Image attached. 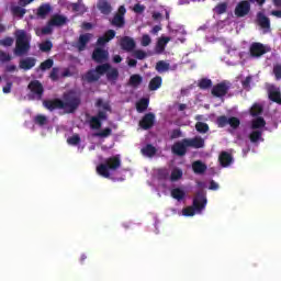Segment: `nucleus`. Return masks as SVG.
I'll return each mask as SVG.
<instances>
[{
  "label": "nucleus",
  "mask_w": 281,
  "mask_h": 281,
  "mask_svg": "<svg viewBox=\"0 0 281 281\" xmlns=\"http://www.w3.org/2000/svg\"><path fill=\"white\" fill-rule=\"evenodd\" d=\"M268 98H269V100H271V102H276V104H281L280 90H276V89L269 90Z\"/></svg>",
  "instance_id": "obj_34"
},
{
  "label": "nucleus",
  "mask_w": 281,
  "mask_h": 281,
  "mask_svg": "<svg viewBox=\"0 0 281 281\" xmlns=\"http://www.w3.org/2000/svg\"><path fill=\"white\" fill-rule=\"evenodd\" d=\"M218 161L222 168H228V166L234 164V157L227 151H222L218 156Z\"/></svg>",
  "instance_id": "obj_17"
},
{
  "label": "nucleus",
  "mask_w": 281,
  "mask_h": 281,
  "mask_svg": "<svg viewBox=\"0 0 281 281\" xmlns=\"http://www.w3.org/2000/svg\"><path fill=\"white\" fill-rule=\"evenodd\" d=\"M216 125L218 128H225V126L228 125L231 128H233V131H237V128L240 127V119L236 116L227 117L226 115H221L216 119Z\"/></svg>",
  "instance_id": "obj_6"
},
{
  "label": "nucleus",
  "mask_w": 281,
  "mask_h": 281,
  "mask_svg": "<svg viewBox=\"0 0 281 281\" xmlns=\"http://www.w3.org/2000/svg\"><path fill=\"white\" fill-rule=\"evenodd\" d=\"M120 45L124 52H133L136 46L135 40L130 36H124L123 38H121Z\"/></svg>",
  "instance_id": "obj_18"
},
{
  "label": "nucleus",
  "mask_w": 281,
  "mask_h": 281,
  "mask_svg": "<svg viewBox=\"0 0 281 281\" xmlns=\"http://www.w3.org/2000/svg\"><path fill=\"white\" fill-rule=\"evenodd\" d=\"M205 205H207V198L205 196V192L203 190L198 191L193 198L192 205L184 207L182 210V214L183 216H194L196 212H203V210H205Z\"/></svg>",
  "instance_id": "obj_5"
},
{
  "label": "nucleus",
  "mask_w": 281,
  "mask_h": 281,
  "mask_svg": "<svg viewBox=\"0 0 281 281\" xmlns=\"http://www.w3.org/2000/svg\"><path fill=\"white\" fill-rule=\"evenodd\" d=\"M183 177V171L179 168H176L171 171L170 181H179Z\"/></svg>",
  "instance_id": "obj_44"
},
{
  "label": "nucleus",
  "mask_w": 281,
  "mask_h": 281,
  "mask_svg": "<svg viewBox=\"0 0 281 281\" xmlns=\"http://www.w3.org/2000/svg\"><path fill=\"white\" fill-rule=\"evenodd\" d=\"M43 105L48 111H56V109H63L64 110L63 100H60V99L44 100Z\"/></svg>",
  "instance_id": "obj_16"
},
{
  "label": "nucleus",
  "mask_w": 281,
  "mask_h": 281,
  "mask_svg": "<svg viewBox=\"0 0 281 281\" xmlns=\"http://www.w3.org/2000/svg\"><path fill=\"white\" fill-rule=\"evenodd\" d=\"M80 142H81L80 135H78V134H74L72 136L67 138V144H69L70 146H78V144H80Z\"/></svg>",
  "instance_id": "obj_48"
},
{
  "label": "nucleus",
  "mask_w": 281,
  "mask_h": 281,
  "mask_svg": "<svg viewBox=\"0 0 281 281\" xmlns=\"http://www.w3.org/2000/svg\"><path fill=\"white\" fill-rule=\"evenodd\" d=\"M97 8L101 12V14H104L105 16H109V14L113 12V7H111V2L106 0H99L97 3Z\"/></svg>",
  "instance_id": "obj_20"
},
{
  "label": "nucleus",
  "mask_w": 281,
  "mask_h": 281,
  "mask_svg": "<svg viewBox=\"0 0 281 281\" xmlns=\"http://www.w3.org/2000/svg\"><path fill=\"white\" fill-rule=\"evenodd\" d=\"M187 145H189V148H205V139L201 136L187 138Z\"/></svg>",
  "instance_id": "obj_19"
},
{
  "label": "nucleus",
  "mask_w": 281,
  "mask_h": 281,
  "mask_svg": "<svg viewBox=\"0 0 281 281\" xmlns=\"http://www.w3.org/2000/svg\"><path fill=\"white\" fill-rule=\"evenodd\" d=\"M70 8L72 12H80L81 14H85V12H87V7H85V4L82 3V0H78L75 3H71Z\"/></svg>",
  "instance_id": "obj_37"
},
{
  "label": "nucleus",
  "mask_w": 281,
  "mask_h": 281,
  "mask_svg": "<svg viewBox=\"0 0 281 281\" xmlns=\"http://www.w3.org/2000/svg\"><path fill=\"white\" fill-rule=\"evenodd\" d=\"M95 106L97 109H102V110H99L97 115L91 116L89 121L90 128H92L93 131H98L102 128V122L109 120V114L106 113H111L112 111L111 103H109V101L104 102V100L102 99L97 100Z\"/></svg>",
  "instance_id": "obj_1"
},
{
  "label": "nucleus",
  "mask_w": 281,
  "mask_h": 281,
  "mask_svg": "<svg viewBox=\"0 0 281 281\" xmlns=\"http://www.w3.org/2000/svg\"><path fill=\"white\" fill-rule=\"evenodd\" d=\"M1 45H3V47H12V45H14V38L13 37H4L1 41Z\"/></svg>",
  "instance_id": "obj_56"
},
{
  "label": "nucleus",
  "mask_w": 281,
  "mask_h": 281,
  "mask_svg": "<svg viewBox=\"0 0 281 281\" xmlns=\"http://www.w3.org/2000/svg\"><path fill=\"white\" fill-rule=\"evenodd\" d=\"M3 93H10L12 91V82H7V85L2 88Z\"/></svg>",
  "instance_id": "obj_62"
},
{
  "label": "nucleus",
  "mask_w": 281,
  "mask_h": 281,
  "mask_svg": "<svg viewBox=\"0 0 281 281\" xmlns=\"http://www.w3.org/2000/svg\"><path fill=\"white\" fill-rule=\"evenodd\" d=\"M26 12H27V10H25L22 7H19V5L11 7V14L13 16H16L18 19H23L25 16Z\"/></svg>",
  "instance_id": "obj_33"
},
{
  "label": "nucleus",
  "mask_w": 281,
  "mask_h": 281,
  "mask_svg": "<svg viewBox=\"0 0 281 281\" xmlns=\"http://www.w3.org/2000/svg\"><path fill=\"white\" fill-rule=\"evenodd\" d=\"M140 153L145 155V157H155V155H157V148L150 144H147L140 149Z\"/></svg>",
  "instance_id": "obj_31"
},
{
  "label": "nucleus",
  "mask_w": 281,
  "mask_h": 281,
  "mask_svg": "<svg viewBox=\"0 0 281 281\" xmlns=\"http://www.w3.org/2000/svg\"><path fill=\"white\" fill-rule=\"evenodd\" d=\"M122 166V159L120 155L111 156L104 160V164L97 166V172L100 177L109 179L111 172L109 170L115 171Z\"/></svg>",
  "instance_id": "obj_4"
},
{
  "label": "nucleus",
  "mask_w": 281,
  "mask_h": 281,
  "mask_svg": "<svg viewBox=\"0 0 281 281\" xmlns=\"http://www.w3.org/2000/svg\"><path fill=\"white\" fill-rule=\"evenodd\" d=\"M134 56L135 58H137V60H144L148 56V54H146V52L142 49H136L134 52Z\"/></svg>",
  "instance_id": "obj_55"
},
{
  "label": "nucleus",
  "mask_w": 281,
  "mask_h": 281,
  "mask_svg": "<svg viewBox=\"0 0 281 281\" xmlns=\"http://www.w3.org/2000/svg\"><path fill=\"white\" fill-rule=\"evenodd\" d=\"M83 80L89 83L98 82V80H100V75H98L95 69H91L83 76Z\"/></svg>",
  "instance_id": "obj_28"
},
{
  "label": "nucleus",
  "mask_w": 281,
  "mask_h": 281,
  "mask_svg": "<svg viewBox=\"0 0 281 281\" xmlns=\"http://www.w3.org/2000/svg\"><path fill=\"white\" fill-rule=\"evenodd\" d=\"M260 137H262V132L260 131H254L250 135H249V139L252 144H256V142L260 140Z\"/></svg>",
  "instance_id": "obj_51"
},
{
  "label": "nucleus",
  "mask_w": 281,
  "mask_h": 281,
  "mask_svg": "<svg viewBox=\"0 0 281 281\" xmlns=\"http://www.w3.org/2000/svg\"><path fill=\"white\" fill-rule=\"evenodd\" d=\"M32 36L27 34L25 30H19L15 32V47L13 49L14 56L23 57L30 54L32 49Z\"/></svg>",
  "instance_id": "obj_2"
},
{
  "label": "nucleus",
  "mask_w": 281,
  "mask_h": 281,
  "mask_svg": "<svg viewBox=\"0 0 281 281\" xmlns=\"http://www.w3.org/2000/svg\"><path fill=\"white\" fill-rule=\"evenodd\" d=\"M153 43V40L150 38V35L144 34L140 40V44L143 47H148Z\"/></svg>",
  "instance_id": "obj_54"
},
{
  "label": "nucleus",
  "mask_w": 281,
  "mask_h": 281,
  "mask_svg": "<svg viewBox=\"0 0 281 281\" xmlns=\"http://www.w3.org/2000/svg\"><path fill=\"white\" fill-rule=\"evenodd\" d=\"M63 106L65 113L71 114L80 109L82 97L76 90H69L63 94Z\"/></svg>",
  "instance_id": "obj_3"
},
{
  "label": "nucleus",
  "mask_w": 281,
  "mask_h": 281,
  "mask_svg": "<svg viewBox=\"0 0 281 281\" xmlns=\"http://www.w3.org/2000/svg\"><path fill=\"white\" fill-rule=\"evenodd\" d=\"M188 148H190L188 145V138H183L182 140L176 142L171 146V153L177 155V157H186L188 154Z\"/></svg>",
  "instance_id": "obj_9"
},
{
  "label": "nucleus",
  "mask_w": 281,
  "mask_h": 281,
  "mask_svg": "<svg viewBox=\"0 0 281 281\" xmlns=\"http://www.w3.org/2000/svg\"><path fill=\"white\" fill-rule=\"evenodd\" d=\"M144 81V78L140 77V75H132L128 80L130 87H133V89H137L139 85Z\"/></svg>",
  "instance_id": "obj_32"
},
{
  "label": "nucleus",
  "mask_w": 281,
  "mask_h": 281,
  "mask_svg": "<svg viewBox=\"0 0 281 281\" xmlns=\"http://www.w3.org/2000/svg\"><path fill=\"white\" fill-rule=\"evenodd\" d=\"M91 36L92 35L90 33L81 34L79 36L77 43V48L79 52H85V49H87V44L91 41Z\"/></svg>",
  "instance_id": "obj_23"
},
{
  "label": "nucleus",
  "mask_w": 281,
  "mask_h": 281,
  "mask_svg": "<svg viewBox=\"0 0 281 281\" xmlns=\"http://www.w3.org/2000/svg\"><path fill=\"white\" fill-rule=\"evenodd\" d=\"M92 60L98 64L106 63L109 60V50L97 47L92 52Z\"/></svg>",
  "instance_id": "obj_12"
},
{
  "label": "nucleus",
  "mask_w": 281,
  "mask_h": 281,
  "mask_svg": "<svg viewBox=\"0 0 281 281\" xmlns=\"http://www.w3.org/2000/svg\"><path fill=\"white\" fill-rule=\"evenodd\" d=\"M53 47H54V44L52 43V41H45L40 44L41 52H45V53L52 52Z\"/></svg>",
  "instance_id": "obj_47"
},
{
  "label": "nucleus",
  "mask_w": 281,
  "mask_h": 281,
  "mask_svg": "<svg viewBox=\"0 0 281 281\" xmlns=\"http://www.w3.org/2000/svg\"><path fill=\"white\" fill-rule=\"evenodd\" d=\"M168 43H170V37H160L156 45L157 54H161L166 49Z\"/></svg>",
  "instance_id": "obj_35"
},
{
  "label": "nucleus",
  "mask_w": 281,
  "mask_h": 281,
  "mask_svg": "<svg viewBox=\"0 0 281 281\" xmlns=\"http://www.w3.org/2000/svg\"><path fill=\"white\" fill-rule=\"evenodd\" d=\"M215 12L217 14H225L227 12V2H221L215 7Z\"/></svg>",
  "instance_id": "obj_52"
},
{
  "label": "nucleus",
  "mask_w": 281,
  "mask_h": 281,
  "mask_svg": "<svg viewBox=\"0 0 281 281\" xmlns=\"http://www.w3.org/2000/svg\"><path fill=\"white\" fill-rule=\"evenodd\" d=\"M170 70V64L166 63L165 60H159L156 64V71H158V74H165V71H169Z\"/></svg>",
  "instance_id": "obj_39"
},
{
  "label": "nucleus",
  "mask_w": 281,
  "mask_h": 281,
  "mask_svg": "<svg viewBox=\"0 0 281 281\" xmlns=\"http://www.w3.org/2000/svg\"><path fill=\"white\" fill-rule=\"evenodd\" d=\"M138 126L143 128V131H150L155 126V114L149 112L145 114L138 123Z\"/></svg>",
  "instance_id": "obj_13"
},
{
  "label": "nucleus",
  "mask_w": 281,
  "mask_h": 281,
  "mask_svg": "<svg viewBox=\"0 0 281 281\" xmlns=\"http://www.w3.org/2000/svg\"><path fill=\"white\" fill-rule=\"evenodd\" d=\"M113 133V130L111 127H105L101 132H98L94 134V137H110V135Z\"/></svg>",
  "instance_id": "obj_49"
},
{
  "label": "nucleus",
  "mask_w": 281,
  "mask_h": 281,
  "mask_svg": "<svg viewBox=\"0 0 281 281\" xmlns=\"http://www.w3.org/2000/svg\"><path fill=\"white\" fill-rule=\"evenodd\" d=\"M195 131H198V133H201L202 135H205V133L210 131V125H207V123L196 122Z\"/></svg>",
  "instance_id": "obj_41"
},
{
  "label": "nucleus",
  "mask_w": 281,
  "mask_h": 281,
  "mask_svg": "<svg viewBox=\"0 0 281 281\" xmlns=\"http://www.w3.org/2000/svg\"><path fill=\"white\" fill-rule=\"evenodd\" d=\"M109 69H111V64L105 63L97 66L94 71L98 74V76H104V74L106 75L109 72Z\"/></svg>",
  "instance_id": "obj_40"
},
{
  "label": "nucleus",
  "mask_w": 281,
  "mask_h": 281,
  "mask_svg": "<svg viewBox=\"0 0 281 281\" xmlns=\"http://www.w3.org/2000/svg\"><path fill=\"white\" fill-rule=\"evenodd\" d=\"M171 196L176 199V201H183L186 199V191L181 188H175L171 190Z\"/></svg>",
  "instance_id": "obj_36"
},
{
  "label": "nucleus",
  "mask_w": 281,
  "mask_h": 281,
  "mask_svg": "<svg viewBox=\"0 0 281 281\" xmlns=\"http://www.w3.org/2000/svg\"><path fill=\"white\" fill-rule=\"evenodd\" d=\"M19 67L20 69H24V71H30V69H33V67H36V58L26 57L20 60Z\"/></svg>",
  "instance_id": "obj_22"
},
{
  "label": "nucleus",
  "mask_w": 281,
  "mask_h": 281,
  "mask_svg": "<svg viewBox=\"0 0 281 281\" xmlns=\"http://www.w3.org/2000/svg\"><path fill=\"white\" fill-rule=\"evenodd\" d=\"M249 12H251V3L248 2V0L239 1L234 10V14L237 16V19L247 16Z\"/></svg>",
  "instance_id": "obj_8"
},
{
  "label": "nucleus",
  "mask_w": 281,
  "mask_h": 281,
  "mask_svg": "<svg viewBox=\"0 0 281 281\" xmlns=\"http://www.w3.org/2000/svg\"><path fill=\"white\" fill-rule=\"evenodd\" d=\"M27 88L30 89L31 93L37 97V100H42L43 93H45V89L43 88V83L38 80H33L29 83Z\"/></svg>",
  "instance_id": "obj_14"
},
{
  "label": "nucleus",
  "mask_w": 281,
  "mask_h": 281,
  "mask_svg": "<svg viewBox=\"0 0 281 281\" xmlns=\"http://www.w3.org/2000/svg\"><path fill=\"white\" fill-rule=\"evenodd\" d=\"M52 12V4L44 3L37 8L36 16L37 19H47V15Z\"/></svg>",
  "instance_id": "obj_24"
},
{
  "label": "nucleus",
  "mask_w": 281,
  "mask_h": 281,
  "mask_svg": "<svg viewBox=\"0 0 281 281\" xmlns=\"http://www.w3.org/2000/svg\"><path fill=\"white\" fill-rule=\"evenodd\" d=\"M111 25H113V27L122 30V27L126 25V20L122 15L114 14L113 19L111 20Z\"/></svg>",
  "instance_id": "obj_26"
},
{
  "label": "nucleus",
  "mask_w": 281,
  "mask_h": 281,
  "mask_svg": "<svg viewBox=\"0 0 281 281\" xmlns=\"http://www.w3.org/2000/svg\"><path fill=\"white\" fill-rule=\"evenodd\" d=\"M113 38H115V31L114 30H108L103 36H100L97 40V45L99 47H104V45L111 41H113Z\"/></svg>",
  "instance_id": "obj_15"
},
{
  "label": "nucleus",
  "mask_w": 281,
  "mask_h": 281,
  "mask_svg": "<svg viewBox=\"0 0 281 281\" xmlns=\"http://www.w3.org/2000/svg\"><path fill=\"white\" fill-rule=\"evenodd\" d=\"M157 175L158 179H160L161 181H166V179L170 177V170H168V168L158 169Z\"/></svg>",
  "instance_id": "obj_46"
},
{
  "label": "nucleus",
  "mask_w": 281,
  "mask_h": 281,
  "mask_svg": "<svg viewBox=\"0 0 281 281\" xmlns=\"http://www.w3.org/2000/svg\"><path fill=\"white\" fill-rule=\"evenodd\" d=\"M52 27H54V24H49V21H48L46 26L42 29V34H45V35L52 34V32H54Z\"/></svg>",
  "instance_id": "obj_57"
},
{
  "label": "nucleus",
  "mask_w": 281,
  "mask_h": 281,
  "mask_svg": "<svg viewBox=\"0 0 281 281\" xmlns=\"http://www.w3.org/2000/svg\"><path fill=\"white\" fill-rule=\"evenodd\" d=\"M269 52H271V47L265 46V44L260 42H254L249 47L251 58H260V56H265V54H269Z\"/></svg>",
  "instance_id": "obj_7"
},
{
  "label": "nucleus",
  "mask_w": 281,
  "mask_h": 281,
  "mask_svg": "<svg viewBox=\"0 0 281 281\" xmlns=\"http://www.w3.org/2000/svg\"><path fill=\"white\" fill-rule=\"evenodd\" d=\"M271 16H276L277 19H281V10H272Z\"/></svg>",
  "instance_id": "obj_64"
},
{
  "label": "nucleus",
  "mask_w": 281,
  "mask_h": 281,
  "mask_svg": "<svg viewBox=\"0 0 281 281\" xmlns=\"http://www.w3.org/2000/svg\"><path fill=\"white\" fill-rule=\"evenodd\" d=\"M148 104H150V99L142 98L139 101L136 102V111L138 113H144L148 109Z\"/></svg>",
  "instance_id": "obj_29"
},
{
  "label": "nucleus",
  "mask_w": 281,
  "mask_h": 281,
  "mask_svg": "<svg viewBox=\"0 0 281 281\" xmlns=\"http://www.w3.org/2000/svg\"><path fill=\"white\" fill-rule=\"evenodd\" d=\"M67 16L54 14L49 20V25H53V27H63V25H67Z\"/></svg>",
  "instance_id": "obj_21"
},
{
  "label": "nucleus",
  "mask_w": 281,
  "mask_h": 281,
  "mask_svg": "<svg viewBox=\"0 0 281 281\" xmlns=\"http://www.w3.org/2000/svg\"><path fill=\"white\" fill-rule=\"evenodd\" d=\"M192 170L195 175H203L207 170V166L201 160H196L192 164Z\"/></svg>",
  "instance_id": "obj_27"
},
{
  "label": "nucleus",
  "mask_w": 281,
  "mask_h": 281,
  "mask_svg": "<svg viewBox=\"0 0 281 281\" xmlns=\"http://www.w3.org/2000/svg\"><path fill=\"white\" fill-rule=\"evenodd\" d=\"M52 67H54V59L48 58V59L44 60L43 63H41L38 69L41 71H47L48 69H52Z\"/></svg>",
  "instance_id": "obj_42"
},
{
  "label": "nucleus",
  "mask_w": 281,
  "mask_h": 281,
  "mask_svg": "<svg viewBox=\"0 0 281 281\" xmlns=\"http://www.w3.org/2000/svg\"><path fill=\"white\" fill-rule=\"evenodd\" d=\"M161 82H164V80L161 79V77L156 76L154 77L148 85L149 91H157V89L161 88Z\"/></svg>",
  "instance_id": "obj_30"
},
{
  "label": "nucleus",
  "mask_w": 281,
  "mask_h": 281,
  "mask_svg": "<svg viewBox=\"0 0 281 281\" xmlns=\"http://www.w3.org/2000/svg\"><path fill=\"white\" fill-rule=\"evenodd\" d=\"M117 78H120V70L110 66V69L106 72V80L112 82V85H115V82H117Z\"/></svg>",
  "instance_id": "obj_25"
},
{
  "label": "nucleus",
  "mask_w": 281,
  "mask_h": 281,
  "mask_svg": "<svg viewBox=\"0 0 281 281\" xmlns=\"http://www.w3.org/2000/svg\"><path fill=\"white\" fill-rule=\"evenodd\" d=\"M181 137V130L176 128L171 132L170 139H179Z\"/></svg>",
  "instance_id": "obj_59"
},
{
  "label": "nucleus",
  "mask_w": 281,
  "mask_h": 281,
  "mask_svg": "<svg viewBox=\"0 0 281 281\" xmlns=\"http://www.w3.org/2000/svg\"><path fill=\"white\" fill-rule=\"evenodd\" d=\"M241 85L244 89H249L251 87V76L246 77Z\"/></svg>",
  "instance_id": "obj_60"
},
{
  "label": "nucleus",
  "mask_w": 281,
  "mask_h": 281,
  "mask_svg": "<svg viewBox=\"0 0 281 281\" xmlns=\"http://www.w3.org/2000/svg\"><path fill=\"white\" fill-rule=\"evenodd\" d=\"M265 126H267V121H265V119H262V116H258L257 119L252 120L251 128L254 131H256L258 128H265Z\"/></svg>",
  "instance_id": "obj_38"
},
{
  "label": "nucleus",
  "mask_w": 281,
  "mask_h": 281,
  "mask_svg": "<svg viewBox=\"0 0 281 281\" xmlns=\"http://www.w3.org/2000/svg\"><path fill=\"white\" fill-rule=\"evenodd\" d=\"M58 74H60V68L58 67H53L52 68V71L49 74V79L53 81V82H58V80L60 79V77L58 76Z\"/></svg>",
  "instance_id": "obj_45"
},
{
  "label": "nucleus",
  "mask_w": 281,
  "mask_h": 281,
  "mask_svg": "<svg viewBox=\"0 0 281 281\" xmlns=\"http://www.w3.org/2000/svg\"><path fill=\"white\" fill-rule=\"evenodd\" d=\"M229 92V82L222 81L215 86H213L211 93L214 98H225Z\"/></svg>",
  "instance_id": "obj_10"
},
{
  "label": "nucleus",
  "mask_w": 281,
  "mask_h": 281,
  "mask_svg": "<svg viewBox=\"0 0 281 281\" xmlns=\"http://www.w3.org/2000/svg\"><path fill=\"white\" fill-rule=\"evenodd\" d=\"M10 60H12V56L8 55V54L4 53V52H1V61H2V63H8V61H10Z\"/></svg>",
  "instance_id": "obj_61"
},
{
  "label": "nucleus",
  "mask_w": 281,
  "mask_h": 281,
  "mask_svg": "<svg viewBox=\"0 0 281 281\" xmlns=\"http://www.w3.org/2000/svg\"><path fill=\"white\" fill-rule=\"evenodd\" d=\"M199 87L201 89L212 88V79H207V78L201 79L200 82H199Z\"/></svg>",
  "instance_id": "obj_53"
},
{
  "label": "nucleus",
  "mask_w": 281,
  "mask_h": 281,
  "mask_svg": "<svg viewBox=\"0 0 281 281\" xmlns=\"http://www.w3.org/2000/svg\"><path fill=\"white\" fill-rule=\"evenodd\" d=\"M209 190H218V183H216L214 180H211Z\"/></svg>",
  "instance_id": "obj_63"
},
{
  "label": "nucleus",
  "mask_w": 281,
  "mask_h": 281,
  "mask_svg": "<svg viewBox=\"0 0 281 281\" xmlns=\"http://www.w3.org/2000/svg\"><path fill=\"white\" fill-rule=\"evenodd\" d=\"M250 115H252V117H258V115H262V105L255 103L250 109Z\"/></svg>",
  "instance_id": "obj_43"
},
{
  "label": "nucleus",
  "mask_w": 281,
  "mask_h": 281,
  "mask_svg": "<svg viewBox=\"0 0 281 281\" xmlns=\"http://www.w3.org/2000/svg\"><path fill=\"white\" fill-rule=\"evenodd\" d=\"M34 122L38 125V126H45V124H47V116L40 114L36 115L34 117Z\"/></svg>",
  "instance_id": "obj_50"
},
{
  "label": "nucleus",
  "mask_w": 281,
  "mask_h": 281,
  "mask_svg": "<svg viewBox=\"0 0 281 281\" xmlns=\"http://www.w3.org/2000/svg\"><path fill=\"white\" fill-rule=\"evenodd\" d=\"M257 24L263 30V34H269V32H271V20L265 15V13H257Z\"/></svg>",
  "instance_id": "obj_11"
},
{
  "label": "nucleus",
  "mask_w": 281,
  "mask_h": 281,
  "mask_svg": "<svg viewBox=\"0 0 281 281\" xmlns=\"http://www.w3.org/2000/svg\"><path fill=\"white\" fill-rule=\"evenodd\" d=\"M273 74H274L277 80H281V65H276L273 67Z\"/></svg>",
  "instance_id": "obj_58"
}]
</instances>
